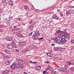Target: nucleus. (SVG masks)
Returning <instances> with one entry per match:
<instances>
[{"mask_svg": "<svg viewBox=\"0 0 74 74\" xmlns=\"http://www.w3.org/2000/svg\"><path fill=\"white\" fill-rule=\"evenodd\" d=\"M61 37H62L63 38L66 39V40H68L69 39L70 35V34H66V35L64 33V34H61Z\"/></svg>", "mask_w": 74, "mask_h": 74, "instance_id": "f257e3e1", "label": "nucleus"}, {"mask_svg": "<svg viewBox=\"0 0 74 74\" xmlns=\"http://www.w3.org/2000/svg\"><path fill=\"white\" fill-rule=\"evenodd\" d=\"M17 63L16 62H14L11 66L10 68L12 70H14L15 69H18L17 67V66H16V64Z\"/></svg>", "mask_w": 74, "mask_h": 74, "instance_id": "f03ea898", "label": "nucleus"}, {"mask_svg": "<svg viewBox=\"0 0 74 74\" xmlns=\"http://www.w3.org/2000/svg\"><path fill=\"white\" fill-rule=\"evenodd\" d=\"M61 38L60 37H58L54 39V41L55 42H57L58 44H60V40Z\"/></svg>", "mask_w": 74, "mask_h": 74, "instance_id": "7ed1b4c3", "label": "nucleus"}, {"mask_svg": "<svg viewBox=\"0 0 74 74\" xmlns=\"http://www.w3.org/2000/svg\"><path fill=\"white\" fill-rule=\"evenodd\" d=\"M66 15H69V14H74V10L73 9H71L70 10H69L68 11H67L66 12Z\"/></svg>", "mask_w": 74, "mask_h": 74, "instance_id": "20e7f679", "label": "nucleus"}, {"mask_svg": "<svg viewBox=\"0 0 74 74\" xmlns=\"http://www.w3.org/2000/svg\"><path fill=\"white\" fill-rule=\"evenodd\" d=\"M67 40L64 38H63L62 39L61 38L60 42L62 44H64V43L66 42H67Z\"/></svg>", "mask_w": 74, "mask_h": 74, "instance_id": "39448f33", "label": "nucleus"}, {"mask_svg": "<svg viewBox=\"0 0 74 74\" xmlns=\"http://www.w3.org/2000/svg\"><path fill=\"white\" fill-rule=\"evenodd\" d=\"M29 50L30 49L29 48L26 47L25 49L22 50V53H26L28 51H29Z\"/></svg>", "mask_w": 74, "mask_h": 74, "instance_id": "423d86ee", "label": "nucleus"}, {"mask_svg": "<svg viewBox=\"0 0 74 74\" xmlns=\"http://www.w3.org/2000/svg\"><path fill=\"white\" fill-rule=\"evenodd\" d=\"M18 45L20 46V47H24L26 45V43L24 42L22 43L20 42L18 43Z\"/></svg>", "mask_w": 74, "mask_h": 74, "instance_id": "0eeeda50", "label": "nucleus"}, {"mask_svg": "<svg viewBox=\"0 0 74 74\" xmlns=\"http://www.w3.org/2000/svg\"><path fill=\"white\" fill-rule=\"evenodd\" d=\"M16 65L17 66V68H18V67H20V68H23V67H24L23 65L21 64H19L18 63H17Z\"/></svg>", "mask_w": 74, "mask_h": 74, "instance_id": "6e6552de", "label": "nucleus"}, {"mask_svg": "<svg viewBox=\"0 0 74 74\" xmlns=\"http://www.w3.org/2000/svg\"><path fill=\"white\" fill-rule=\"evenodd\" d=\"M56 33L58 34V35L59 36H60L61 37V34H64L63 32H62V31H60V30H59L58 31H56Z\"/></svg>", "mask_w": 74, "mask_h": 74, "instance_id": "1a4fd4ad", "label": "nucleus"}, {"mask_svg": "<svg viewBox=\"0 0 74 74\" xmlns=\"http://www.w3.org/2000/svg\"><path fill=\"white\" fill-rule=\"evenodd\" d=\"M16 35L17 37H19L20 38L23 37V34L20 33H17Z\"/></svg>", "mask_w": 74, "mask_h": 74, "instance_id": "9d476101", "label": "nucleus"}, {"mask_svg": "<svg viewBox=\"0 0 74 74\" xmlns=\"http://www.w3.org/2000/svg\"><path fill=\"white\" fill-rule=\"evenodd\" d=\"M52 19H56V20H58V17L57 15L56 14H53L52 16Z\"/></svg>", "mask_w": 74, "mask_h": 74, "instance_id": "9b49d317", "label": "nucleus"}, {"mask_svg": "<svg viewBox=\"0 0 74 74\" xmlns=\"http://www.w3.org/2000/svg\"><path fill=\"white\" fill-rule=\"evenodd\" d=\"M7 47L8 49H12L13 48V46H12V45L11 44L8 45H7Z\"/></svg>", "mask_w": 74, "mask_h": 74, "instance_id": "f8f14e48", "label": "nucleus"}, {"mask_svg": "<svg viewBox=\"0 0 74 74\" xmlns=\"http://www.w3.org/2000/svg\"><path fill=\"white\" fill-rule=\"evenodd\" d=\"M35 34L36 36L38 37L40 35V34L39 33V32L38 30H36L35 31Z\"/></svg>", "mask_w": 74, "mask_h": 74, "instance_id": "ddd939ff", "label": "nucleus"}, {"mask_svg": "<svg viewBox=\"0 0 74 74\" xmlns=\"http://www.w3.org/2000/svg\"><path fill=\"white\" fill-rule=\"evenodd\" d=\"M4 51L5 53H8L9 54H11V51H9L8 49H5L4 50Z\"/></svg>", "mask_w": 74, "mask_h": 74, "instance_id": "4468645a", "label": "nucleus"}, {"mask_svg": "<svg viewBox=\"0 0 74 74\" xmlns=\"http://www.w3.org/2000/svg\"><path fill=\"white\" fill-rule=\"evenodd\" d=\"M16 62L18 63H21V64H23V62H22V60L19 59H17L16 60Z\"/></svg>", "mask_w": 74, "mask_h": 74, "instance_id": "2eb2a0df", "label": "nucleus"}, {"mask_svg": "<svg viewBox=\"0 0 74 74\" xmlns=\"http://www.w3.org/2000/svg\"><path fill=\"white\" fill-rule=\"evenodd\" d=\"M47 56H49V57H50V58H52V57H53V54L52 53H50L49 52L47 53Z\"/></svg>", "mask_w": 74, "mask_h": 74, "instance_id": "dca6fc26", "label": "nucleus"}, {"mask_svg": "<svg viewBox=\"0 0 74 74\" xmlns=\"http://www.w3.org/2000/svg\"><path fill=\"white\" fill-rule=\"evenodd\" d=\"M10 73L9 70H6L3 72L2 73L3 74H7V73Z\"/></svg>", "mask_w": 74, "mask_h": 74, "instance_id": "f3484780", "label": "nucleus"}, {"mask_svg": "<svg viewBox=\"0 0 74 74\" xmlns=\"http://www.w3.org/2000/svg\"><path fill=\"white\" fill-rule=\"evenodd\" d=\"M24 9L25 11H28L29 10V7L27 5H25L24 6Z\"/></svg>", "mask_w": 74, "mask_h": 74, "instance_id": "a211bd4d", "label": "nucleus"}, {"mask_svg": "<svg viewBox=\"0 0 74 74\" xmlns=\"http://www.w3.org/2000/svg\"><path fill=\"white\" fill-rule=\"evenodd\" d=\"M58 49L60 51H65V49L64 48H59V49H57L56 51H58Z\"/></svg>", "mask_w": 74, "mask_h": 74, "instance_id": "6ab92c4d", "label": "nucleus"}, {"mask_svg": "<svg viewBox=\"0 0 74 74\" xmlns=\"http://www.w3.org/2000/svg\"><path fill=\"white\" fill-rule=\"evenodd\" d=\"M12 47H13L15 48H17V47L16 46V44L14 42H12Z\"/></svg>", "mask_w": 74, "mask_h": 74, "instance_id": "aec40b11", "label": "nucleus"}, {"mask_svg": "<svg viewBox=\"0 0 74 74\" xmlns=\"http://www.w3.org/2000/svg\"><path fill=\"white\" fill-rule=\"evenodd\" d=\"M7 40L8 41H12V38L10 37H8L7 38Z\"/></svg>", "mask_w": 74, "mask_h": 74, "instance_id": "412c9836", "label": "nucleus"}, {"mask_svg": "<svg viewBox=\"0 0 74 74\" xmlns=\"http://www.w3.org/2000/svg\"><path fill=\"white\" fill-rule=\"evenodd\" d=\"M10 62L11 60H10L6 61V64L7 65H10Z\"/></svg>", "mask_w": 74, "mask_h": 74, "instance_id": "4be33fe9", "label": "nucleus"}, {"mask_svg": "<svg viewBox=\"0 0 74 74\" xmlns=\"http://www.w3.org/2000/svg\"><path fill=\"white\" fill-rule=\"evenodd\" d=\"M32 38L33 40H37V36L34 34Z\"/></svg>", "mask_w": 74, "mask_h": 74, "instance_id": "5701e85b", "label": "nucleus"}, {"mask_svg": "<svg viewBox=\"0 0 74 74\" xmlns=\"http://www.w3.org/2000/svg\"><path fill=\"white\" fill-rule=\"evenodd\" d=\"M36 69L37 70H41V67L40 66H37L36 67Z\"/></svg>", "mask_w": 74, "mask_h": 74, "instance_id": "b1692460", "label": "nucleus"}, {"mask_svg": "<svg viewBox=\"0 0 74 74\" xmlns=\"http://www.w3.org/2000/svg\"><path fill=\"white\" fill-rule=\"evenodd\" d=\"M8 3H9L10 5H12L13 4V2H12V1L10 0L8 1Z\"/></svg>", "mask_w": 74, "mask_h": 74, "instance_id": "393cba45", "label": "nucleus"}, {"mask_svg": "<svg viewBox=\"0 0 74 74\" xmlns=\"http://www.w3.org/2000/svg\"><path fill=\"white\" fill-rule=\"evenodd\" d=\"M10 22H10V20H8L6 21V23L7 25H10Z\"/></svg>", "mask_w": 74, "mask_h": 74, "instance_id": "a878e982", "label": "nucleus"}, {"mask_svg": "<svg viewBox=\"0 0 74 74\" xmlns=\"http://www.w3.org/2000/svg\"><path fill=\"white\" fill-rule=\"evenodd\" d=\"M29 29L30 30H32L33 29V26L32 25H30L29 26Z\"/></svg>", "mask_w": 74, "mask_h": 74, "instance_id": "bb28decb", "label": "nucleus"}, {"mask_svg": "<svg viewBox=\"0 0 74 74\" xmlns=\"http://www.w3.org/2000/svg\"><path fill=\"white\" fill-rule=\"evenodd\" d=\"M34 47H35V46L34 45H32L30 46L29 47V48H34Z\"/></svg>", "mask_w": 74, "mask_h": 74, "instance_id": "cd10ccee", "label": "nucleus"}, {"mask_svg": "<svg viewBox=\"0 0 74 74\" xmlns=\"http://www.w3.org/2000/svg\"><path fill=\"white\" fill-rule=\"evenodd\" d=\"M4 60H6L8 59V56H6L4 58Z\"/></svg>", "mask_w": 74, "mask_h": 74, "instance_id": "c85d7f7f", "label": "nucleus"}, {"mask_svg": "<svg viewBox=\"0 0 74 74\" xmlns=\"http://www.w3.org/2000/svg\"><path fill=\"white\" fill-rule=\"evenodd\" d=\"M49 69H50V66H48L47 67L46 69V70H49Z\"/></svg>", "mask_w": 74, "mask_h": 74, "instance_id": "c756f323", "label": "nucleus"}, {"mask_svg": "<svg viewBox=\"0 0 74 74\" xmlns=\"http://www.w3.org/2000/svg\"><path fill=\"white\" fill-rule=\"evenodd\" d=\"M16 30H17V31H18V32H21V31H22V30H21L20 28L16 29Z\"/></svg>", "mask_w": 74, "mask_h": 74, "instance_id": "7c9ffc66", "label": "nucleus"}, {"mask_svg": "<svg viewBox=\"0 0 74 74\" xmlns=\"http://www.w3.org/2000/svg\"><path fill=\"white\" fill-rule=\"evenodd\" d=\"M71 43L72 44H73L74 43V39L73 40H72L71 41Z\"/></svg>", "mask_w": 74, "mask_h": 74, "instance_id": "2f4dec72", "label": "nucleus"}, {"mask_svg": "<svg viewBox=\"0 0 74 74\" xmlns=\"http://www.w3.org/2000/svg\"><path fill=\"white\" fill-rule=\"evenodd\" d=\"M60 14L61 16H63V12H60Z\"/></svg>", "mask_w": 74, "mask_h": 74, "instance_id": "473e14b6", "label": "nucleus"}, {"mask_svg": "<svg viewBox=\"0 0 74 74\" xmlns=\"http://www.w3.org/2000/svg\"><path fill=\"white\" fill-rule=\"evenodd\" d=\"M70 69L72 71H74V67L71 68Z\"/></svg>", "mask_w": 74, "mask_h": 74, "instance_id": "72a5a7b5", "label": "nucleus"}, {"mask_svg": "<svg viewBox=\"0 0 74 74\" xmlns=\"http://www.w3.org/2000/svg\"><path fill=\"white\" fill-rule=\"evenodd\" d=\"M71 64H72V65H74V60L72 61H71Z\"/></svg>", "mask_w": 74, "mask_h": 74, "instance_id": "f704fd0d", "label": "nucleus"}, {"mask_svg": "<svg viewBox=\"0 0 74 74\" xmlns=\"http://www.w3.org/2000/svg\"><path fill=\"white\" fill-rule=\"evenodd\" d=\"M0 13H1V14H2V13H3V10H2V9L1 8H0Z\"/></svg>", "mask_w": 74, "mask_h": 74, "instance_id": "c9c22d12", "label": "nucleus"}, {"mask_svg": "<svg viewBox=\"0 0 74 74\" xmlns=\"http://www.w3.org/2000/svg\"><path fill=\"white\" fill-rule=\"evenodd\" d=\"M60 71H64V69L61 68Z\"/></svg>", "mask_w": 74, "mask_h": 74, "instance_id": "e433bc0d", "label": "nucleus"}, {"mask_svg": "<svg viewBox=\"0 0 74 74\" xmlns=\"http://www.w3.org/2000/svg\"><path fill=\"white\" fill-rule=\"evenodd\" d=\"M15 51L16 52H19V50L18 49H15Z\"/></svg>", "mask_w": 74, "mask_h": 74, "instance_id": "4c0bfd02", "label": "nucleus"}, {"mask_svg": "<svg viewBox=\"0 0 74 74\" xmlns=\"http://www.w3.org/2000/svg\"><path fill=\"white\" fill-rule=\"evenodd\" d=\"M64 68L65 69H67L68 68V66L66 65H65Z\"/></svg>", "mask_w": 74, "mask_h": 74, "instance_id": "58836bf2", "label": "nucleus"}, {"mask_svg": "<svg viewBox=\"0 0 74 74\" xmlns=\"http://www.w3.org/2000/svg\"><path fill=\"white\" fill-rule=\"evenodd\" d=\"M62 68H60V67H59L58 68V70H59V71H60L61 70V69Z\"/></svg>", "mask_w": 74, "mask_h": 74, "instance_id": "ea45409f", "label": "nucleus"}, {"mask_svg": "<svg viewBox=\"0 0 74 74\" xmlns=\"http://www.w3.org/2000/svg\"><path fill=\"white\" fill-rule=\"evenodd\" d=\"M34 48H35V49H38V47H37L35 46Z\"/></svg>", "mask_w": 74, "mask_h": 74, "instance_id": "a19ab883", "label": "nucleus"}, {"mask_svg": "<svg viewBox=\"0 0 74 74\" xmlns=\"http://www.w3.org/2000/svg\"><path fill=\"white\" fill-rule=\"evenodd\" d=\"M32 32H31V33H29V36H31V35H32Z\"/></svg>", "mask_w": 74, "mask_h": 74, "instance_id": "79ce46f5", "label": "nucleus"}, {"mask_svg": "<svg viewBox=\"0 0 74 74\" xmlns=\"http://www.w3.org/2000/svg\"><path fill=\"white\" fill-rule=\"evenodd\" d=\"M71 64V63L70 62H67V64L68 65H70Z\"/></svg>", "mask_w": 74, "mask_h": 74, "instance_id": "37998d69", "label": "nucleus"}, {"mask_svg": "<svg viewBox=\"0 0 74 74\" xmlns=\"http://www.w3.org/2000/svg\"><path fill=\"white\" fill-rule=\"evenodd\" d=\"M1 27H3V25H0V28H1Z\"/></svg>", "mask_w": 74, "mask_h": 74, "instance_id": "c03bdc74", "label": "nucleus"}, {"mask_svg": "<svg viewBox=\"0 0 74 74\" xmlns=\"http://www.w3.org/2000/svg\"><path fill=\"white\" fill-rule=\"evenodd\" d=\"M47 73V71H44L43 72V74H45V73Z\"/></svg>", "mask_w": 74, "mask_h": 74, "instance_id": "a18cd8bd", "label": "nucleus"}, {"mask_svg": "<svg viewBox=\"0 0 74 74\" xmlns=\"http://www.w3.org/2000/svg\"><path fill=\"white\" fill-rule=\"evenodd\" d=\"M3 3H4V2H5L6 1V0H2Z\"/></svg>", "mask_w": 74, "mask_h": 74, "instance_id": "49530a36", "label": "nucleus"}, {"mask_svg": "<svg viewBox=\"0 0 74 74\" xmlns=\"http://www.w3.org/2000/svg\"><path fill=\"white\" fill-rule=\"evenodd\" d=\"M32 6L33 7V8H32V10H34V6H33V5H32Z\"/></svg>", "mask_w": 74, "mask_h": 74, "instance_id": "de8ad7c7", "label": "nucleus"}, {"mask_svg": "<svg viewBox=\"0 0 74 74\" xmlns=\"http://www.w3.org/2000/svg\"><path fill=\"white\" fill-rule=\"evenodd\" d=\"M42 39H43L42 38H38L39 40H42Z\"/></svg>", "mask_w": 74, "mask_h": 74, "instance_id": "09e8293b", "label": "nucleus"}, {"mask_svg": "<svg viewBox=\"0 0 74 74\" xmlns=\"http://www.w3.org/2000/svg\"><path fill=\"white\" fill-rule=\"evenodd\" d=\"M64 71H67L66 73H69V71H67V70Z\"/></svg>", "mask_w": 74, "mask_h": 74, "instance_id": "8fccbe9b", "label": "nucleus"}, {"mask_svg": "<svg viewBox=\"0 0 74 74\" xmlns=\"http://www.w3.org/2000/svg\"><path fill=\"white\" fill-rule=\"evenodd\" d=\"M18 20L19 21H21V18H18Z\"/></svg>", "mask_w": 74, "mask_h": 74, "instance_id": "3c124183", "label": "nucleus"}, {"mask_svg": "<svg viewBox=\"0 0 74 74\" xmlns=\"http://www.w3.org/2000/svg\"><path fill=\"white\" fill-rule=\"evenodd\" d=\"M29 62H30V63H33V62L31 60L29 61Z\"/></svg>", "mask_w": 74, "mask_h": 74, "instance_id": "603ef678", "label": "nucleus"}, {"mask_svg": "<svg viewBox=\"0 0 74 74\" xmlns=\"http://www.w3.org/2000/svg\"><path fill=\"white\" fill-rule=\"evenodd\" d=\"M0 54H2V55H3V54H4V53H2V52H0Z\"/></svg>", "mask_w": 74, "mask_h": 74, "instance_id": "864d4df0", "label": "nucleus"}, {"mask_svg": "<svg viewBox=\"0 0 74 74\" xmlns=\"http://www.w3.org/2000/svg\"><path fill=\"white\" fill-rule=\"evenodd\" d=\"M0 32H3V30L2 29H0Z\"/></svg>", "mask_w": 74, "mask_h": 74, "instance_id": "5fc2aeb1", "label": "nucleus"}, {"mask_svg": "<svg viewBox=\"0 0 74 74\" xmlns=\"http://www.w3.org/2000/svg\"><path fill=\"white\" fill-rule=\"evenodd\" d=\"M57 11H58V12H60V9H58L57 10Z\"/></svg>", "mask_w": 74, "mask_h": 74, "instance_id": "6e6d98bb", "label": "nucleus"}, {"mask_svg": "<svg viewBox=\"0 0 74 74\" xmlns=\"http://www.w3.org/2000/svg\"><path fill=\"white\" fill-rule=\"evenodd\" d=\"M33 63H34L35 64H36V63H37V62H34Z\"/></svg>", "mask_w": 74, "mask_h": 74, "instance_id": "4d7b16f0", "label": "nucleus"}, {"mask_svg": "<svg viewBox=\"0 0 74 74\" xmlns=\"http://www.w3.org/2000/svg\"><path fill=\"white\" fill-rule=\"evenodd\" d=\"M53 74H56V71H54L53 72Z\"/></svg>", "mask_w": 74, "mask_h": 74, "instance_id": "13d9d810", "label": "nucleus"}, {"mask_svg": "<svg viewBox=\"0 0 74 74\" xmlns=\"http://www.w3.org/2000/svg\"><path fill=\"white\" fill-rule=\"evenodd\" d=\"M52 46H55V44H51Z\"/></svg>", "mask_w": 74, "mask_h": 74, "instance_id": "bf43d9fd", "label": "nucleus"}, {"mask_svg": "<svg viewBox=\"0 0 74 74\" xmlns=\"http://www.w3.org/2000/svg\"><path fill=\"white\" fill-rule=\"evenodd\" d=\"M45 63H49V62H48V61L46 62H45Z\"/></svg>", "mask_w": 74, "mask_h": 74, "instance_id": "052dcab7", "label": "nucleus"}, {"mask_svg": "<svg viewBox=\"0 0 74 74\" xmlns=\"http://www.w3.org/2000/svg\"><path fill=\"white\" fill-rule=\"evenodd\" d=\"M16 27L15 26H13V28H16Z\"/></svg>", "mask_w": 74, "mask_h": 74, "instance_id": "680f3d73", "label": "nucleus"}, {"mask_svg": "<svg viewBox=\"0 0 74 74\" xmlns=\"http://www.w3.org/2000/svg\"><path fill=\"white\" fill-rule=\"evenodd\" d=\"M23 0L24 1H27V0Z\"/></svg>", "mask_w": 74, "mask_h": 74, "instance_id": "e2e57ef3", "label": "nucleus"}, {"mask_svg": "<svg viewBox=\"0 0 74 74\" xmlns=\"http://www.w3.org/2000/svg\"><path fill=\"white\" fill-rule=\"evenodd\" d=\"M52 21H50V23H51V22H52Z\"/></svg>", "mask_w": 74, "mask_h": 74, "instance_id": "0e129e2a", "label": "nucleus"}, {"mask_svg": "<svg viewBox=\"0 0 74 74\" xmlns=\"http://www.w3.org/2000/svg\"><path fill=\"white\" fill-rule=\"evenodd\" d=\"M29 22H31V23H32V21H30Z\"/></svg>", "mask_w": 74, "mask_h": 74, "instance_id": "69168bd1", "label": "nucleus"}, {"mask_svg": "<svg viewBox=\"0 0 74 74\" xmlns=\"http://www.w3.org/2000/svg\"><path fill=\"white\" fill-rule=\"evenodd\" d=\"M27 14H28V13H27Z\"/></svg>", "mask_w": 74, "mask_h": 74, "instance_id": "338daca9", "label": "nucleus"}, {"mask_svg": "<svg viewBox=\"0 0 74 74\" xmlns=\"http://www.w3.org/2000/svg\"><path fill=\"white\" fill-rule=\"evenodd\" d=\"M52 8H51V10H52Z\"/></svg>", "mask_w": 74, "mask_h": 74, "instance_id": "774afa93", "label": "nucleus"}]
</instances>
